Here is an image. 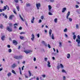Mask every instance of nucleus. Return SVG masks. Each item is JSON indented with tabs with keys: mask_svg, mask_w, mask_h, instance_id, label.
I'll use <instances>...</instances> for the list:
<instances>
[{
	"mask_svg": "<svg viewBox=\"0 0 80 80\" xmlns=\"http://www.w3.org/2000/svg\"><path fill=\"white\" fill-rule=\"evenodd\" d=\"M52 30H51V29H50L49 33V36L50 37H52V39L53 40H54V35L53 33L52 34ZM51 35H52L51 36Z\"/></svg>",
	"mask_w": 80,
	"mask_h": 80,
	"instance_id": "obj_1",
	"label": "nucleus"
},
{
	"mask_svg": "<svg viewBox=\"0 0 80 80\" xmlns=\"http://www.w3.org/2000/svg\"><path fill=\"white\" fill-rule=\"evenodd\" d=\"M78 39H77L76 40V42H78V44H80V35H78Z\"/></svg>",
	"mask_w": 80,
	"mask_h": 80,
	"instance_id": "obj_2",
	"label": "nucleus"
},
{
	"mask_svg": "<svg viewBox=\"0 0 80 80\" xmlns=\"http://www.w3.org/2000/svg\"><path fill=\"white\" fill-rule=\"evenodd\" d=\"M14 58L15 59H22V56H15L14 57Z\"/></svg>",
	"mask_w": 80,
	"mask_h": 80,
	"instance_id": "obj_3",
	"label": "nucleus"
},
{
	"mask_svg": "<svg viewBox=\"0 0 80 80\" xmlns=\"http://www.w3.org/2000/svg\"><path fill=\"white\" fill-rule=\"evenodd\" d=\"M36 7L37 8L38 10H39V8L40 7V3H37L36 4Z\"/></svg>",
	"mask_w": 80,
	"mask_h": 80,
	"instance_id": "obj_4",
	"label": "nucleus"
},
{
	"mask_svg": "<svg viewBox=\"0 0 80 80\" xmlns=\"http://www.w3.org/2000/svg\"><path fill=\"white\" fill-rule=\"evenodd\" d=\"M7 30L9 32H12V28H10L9 27H7Z\"/></svg>",
	"mask_w": 80,
	"mask_h": 80,
	"instance_id": "obj_5",
	"label": "nucleus"
},
{
	"mask_svg": "<svg viewBox=\"0 0 80 80\" xmlns=\"http://www.w3.org/2000/svg\"><path fill=\"white\" fill-rule=\"evenodd\" d=\"M47 67H49V68H50L51 67V65H50V62L49 61H48V63H47Z\"/></svg>",
	"mask_w": 80,
	"mask_h": 80,
	"instance_id": "obj_6",
	"label": "nucleus"
},
{
	"mask_svg": "<svg viewBox=\"0 0 80 80\" xmlns=\"http://www.w3.org/2000/svg\"><path fill=\"white\" fill-rule=\"evenodd\" d=\"M13 43L15 45H17L18 44V42H17L15 40H13Z\"/></svg>",
	"mask_w": 80,
	"mask_h": 80,
	"instance_id": "obj_7",
	"label": "nucleus"
},
{
	"mask_svg": "<svg viewBox=\"0 0 80 80\" xmlns=\"http://www.w3.org/2000/svg\"><path fill=\"white\" fill-rule=\"evenodd\" d=\"M17 66V64L14 63L12 65V68H15V67H16Z\"/></svg>",
	"mask_w": 80,
	"mask_h": 80,
	"instance_id": "obj_8",
	"label": "nucleus"
},
{
	"mask_svg": "<svg viewBox=\"0 0 80 80\" xmlns=\"http://www.w3.org/2000/svg\"><path fill=\"white\" fill-rule=\"evenodd\" d=\"M32 38H31V39L32 41H33L34 40V39L35 38V36H34V35L32 34Z\"/></svg>",
	"mask_w": 80,
	"mask_h": 80,
	"instance_id": "obj_9",
	"label": "nucleus"
},
{
	"mask_svg": "<svg viewBox=\"0 0 80 80\" xmlns=\"http://www.w3.org/2000/svg\"><path fill=\"white\" fill-rule=\"evenodd\" d=\"M70 11H69L67 14V16L66 17L67 19H68V17L69 16V15H70Z\"/></svg>",
	"mask_w": 80,
	"mask_h": 80,
	"instance_id": "obj_10",
	"label": "nucleus"
},
{
	"mask_svg": "<svg viewBox=\"0 0 80 80\" xmlns=\"http://www.w3.org/2000/svg\"><path fill=\"white\" fill-rule=\"evenodd\" d=\"M34 20H35V18L33 17H32V19L31 20V22L32 23H33L34 22Z\"/></svg>",
	"mask_w": 80,
	"mask_h": 80,
	"instance_id": "obj_11",
	"label": "nucleus"
},
{
	"mask_svg": "<svg viewBox=\"0 0 80 80\" xmlns=\"http://www.w3.org/2000/svg\"><path fill=\"white\" fill-rule=\"evenodd\" d=\"M48 11L50 12V10L52 9V6L50 5H49L48 6Z\"/></svg>",
	"mask_w": 80,
	"mask_h": 80,
	"instance_id": "obj_12",
	"label": "nucleus"
},
{
	"mask_svg": "<svg viewBox=\"0 0 80 80\" xmlns=\"http://www.w3.org/2000/svg\"><path fill=\"white\" fill-rule=\"evenodd\" d=\"M13 17H14V15H11L10 16V17H9V18L10 19V20H12V18H13Z\"/></svg>",
	"mask_w": 80,
	"mask_h": 80,
	"instance_id": "obj_13",
	"label": "nucleus"
},
{
	"mask_svg": "<svg viewBox=\"0 0 80 80\" xmlns=\"http://www.w3.org/2000/svg\"><path fill=\"white\" fill-rule=\"evenodd\" d=\"M67 8H64L62 9V13H63L65 12V10H66Z\"/></svg>",
	"mask_w": 80,
	"mask_h": 80,
	"instance_id": "obj_14",
	"label": "nucleus"
},
{
	"mask_svg": "<svg viewBox=\"0 0 80 80\" xmlns=\"http://www.w3.org/2000/svg\"><path fill=\"white\" fill-rule=\"evenodd\" d=\"M67 58H70V54H68L67 55Z\"/></svg>",
	"mask_w": 80,
	"mask_h": 80,
	"instance_id": "obj_15",
	"label": "nucleus"
},
{
	"mask_svg": "<svg viewBox=\"0 0 80 80\" xmlns=\"http://www.w3.org/2000/svg\"><path fill=\"white\" fill-rule=\"evenodd\" d=\"M30 6H31V4H30L29 3H27L26 4V6L27 7H30Z\"/></svg>",
	"mask_w": 80,
	"mask_h": 80,
	"instance_id": "obj_16",
	"label": "nucleus"
},
{
	"mask_svg": "<svg viewBox=\"0 0 80 80\" xmlns=\"http://www.w3.org/2000/svg\"><path fill=\"white\" fill-rule=\"evenodd\" d=\"M14 26L15 28H17V26H18V24L17 23H15L14 24Z\"/></svg>",
	"mask_w": 80,
	"mask_h": 80,
	"instance_id": "obj_17",
	"label": "nucleus"
},
{
	"mask_svg": "<svg viewBox=\"0 0 80 80\" xmlns=\"http://www.w3.org/2000/svg\"><path fill=\"white\" fill-rule=\"evenodd\" d=\"M24 52H25V53H26L28 54V53H30V51H25Z\"/></svg>",
	"mask_w": 80,
	"mask_h": 80,
	"instance_id": "obj_18",
	"label": "nucleus"
},
{
	"mask_svg": "<svg viewBox=\"0 0 80 80\" xmlns=\"http://www.w3.org/2000/svg\"><path fill=\"white\" fill-rule=\"evenodd\" d=\"M19 15L21 19L22 20V21H24V20L23 19V18L22 17V16H21V15H20V14H19Z\"/></svg>",
	"mask_w": 80,
	"mask_h": 80,
	"instance_id": "obj_19",
	"label": "nucleus"
},
{
	"mask_svg": "<svg viewBox=\"0 0 80 80\" xmlns=\"http://www.w3.org/2000/svg\"><path fill=\"white\" fill-rule=\"evenodd\" d=\"M1 40L3 41L5 40V36H2L1 38Z\"/></svg>",
	"mask_w": 80,
	"mask_h": 80,
	"instance_id": "obj_20",
	"label": "nucleus"
},
{
	"mask_svg": "<svg viewBox=\"0 0 80 80\" xmlns=\"http://www.w3.org/2000/svg\"><path fill=\"white\" fill-rule=\"evenodd\" d=\"M60 67L61 68H63V65L62 64H60Z\"/></svg>",
	"mask_w": 80,
	"mask_h": 80,
	"instance_id": "obj_21",
	"label": "nucleus"
},
{
	"mask_svg": "<svg viewBox=\"0 0 80 80\" xmlns=\"http://www.w3.org/2000/svg\"><path fill=\"white\" fill-rule=\"evenodd\" d=\"M59 46L60 47H62V42H60L59 43Z\"/></svg>",
	"mask_w": 80,
	"mask_h": 80,
	"instance_id": "obj_22",
	"label": "nucleus"
},
{
	"mask_svg": "<svg viewBox=\"0 0 80 80\" xmlns=\"http://www.w3.org/2000/svg\"><path fill=\"white\" fill-rule=\"evenodd\" d=\"M76 38H77V36H76V35H74L73 36V39H74V40H75Z\"/></svg>",
	"mask_w": 80,
	"mask_h": 80,
	"instance_id": "obj_23",
	"label": "nucleus"
},
{
	"mask_svg": "<svg viewBox=\"0 0 80 80\" xmlns=\"http://www.w3.org/2000/svg\"><path fill=\"white\" fill-rule=\"evenodd\" d=\"M28 73H29V75L30 77H31V76H32V73L30 72V71H28Z\"/></svg>",
	"mask_w": 80,
	"mask_h": 80,
	"instance_id": "obj_24",
	"label": "nucleus"
},
{
	"mask_svg": "<svg viewBox=\"0 0 80 80\" xmlns=\"http://www.w3.org/2000/svg\"><path fill=\"white\" fill-rule=\"evenodd\" d=\"M3 25L2 24H1L0 25V28L2 29L3 28Z\"/></svg>",
	"mask_w": 80,
	"mask_h": 80,
	"instance_id": "obj_25",
	"label": "nucleus"
},
{
	"mask_svg": "<svg viewBox=\"0 0 80 80\" xmlns=\"http://www.w3.org/2000/svg\"><path fill=\"white\" fill-rule=\"evenodd\" d=\"M57 68L58 70H59V69L60 68V66H59V65H58L57 66Z\"/></svg>",
	"mask_w": 80,
	"mask_h": 80,
	"instance_id": "obj_26",
	"label": "nucleus"
},
{
	"mask_svg": "<svg viewBox=\"0 0 80 80\" xmlns=\"http://www.w3.org/2000/svg\"><path fill=\"white\" fill-rule=\"evenodd\" d=\"M7 75H8V77H10V76L11 75V73L10 72H9L7 74Z\"/></svg>",
	"mask_w": 80,
	"mask_h": 80,
	"instance_id": "obj_27",
	"label": "nucleus"
},
{
	"mask_svg": "<svg viewBox=\"0 0 80 80\" xmlns=\"http://www.w3.org/2000/svg\"><path fill=\"white\" fill-rule=\"evenodd\" d=\"M62 73H66V71H65V70L64 69H63L62 70Z\"/></svg>",
	"mask_w": 80,
	"mask_h": 80,
	"instance_id": "obj_28",
	"label": "nucleus"
},
{
	"mask_svg": "<svg viewBox=\"0 0 80 80\" xmlns=\"http://www.w3.org/2000/svg\"><path fill=\"white\" fill-rule=\"evenodd\" d=\"M76 28L78 29L79 28V26H78V25L76 24Z\"/></svg>",
	"mask_w": 80,
	"mask_h": 80,
	"instance_id": "obj_29",
	"label": "nucleus"
},
{
	"mask_svg": "<svg viewBox=\"0 0 80 80\" xmlns=\"http://www.w3.org/2000/svg\"><path fill=\"white\" fill-rule=\"evenodd\" d=\"M48 15H53V13H52L50 12H49L48 13Z\"/></svg>",
	"mask_w": 80,
	"mask_h": 80,
	"instance_id": "obj_30",
	"label": "nucleus"
},
{
	"mask_svg": "<svg viewBox=\"0 0 80 80\" xmlns=\"http://www.w3.org/2000/svg\"><path fill=\"white\" fill-rule=\"evenodd\" d=\"M15 2V3H18V0H14Z\"/></svg>",
	"mask_w": 80,
	"mask_h": 80,
	"instance_id": "obj_31",
	"label": "nucleus"
},
{
	"mask_svg": "<svg viewBox=\"0 0 80 80\" xmlns=\"http://www.w3.org/2000/svg\"><path fill=\"white\" fill-rule=\"evenodd\" d=\"M18 11H19L20 8H19V6H18L16 7Z\"/></svg>",
	"mask_w": 80,
	"mask_h": 80,
	"instance_id": "obj_32",
	"label": "nucleus"
},
{
	"mask_svg": "<svg viewBox=\"0 0 80 80\" xmlns=\"http://www.w3.org/2000/svg\"><path fill=\"white\" fill-rule=\"evenodd\" d=\"M54 22H55V23H57V19L55 18L54 19Z\"/></svg>",
	"mask_w": 80,
	"mask_h": 80,
	"instance_id": "obj_33",
	"label": "nucleus"
},
{
	"mask_svg": "<svg viewBox=\"0 0 80 80\" xmlns=\"http://www.w3.org/2000/svg\"><path fill=\"white\" fill-rule=\"evenodd\" d=\"M69 20L70 22H72V19L71 18H69Z\"/></svg>",
	"mask_w": 80,
	"mask_h": 80,
	"instance_id": "obj_34",
	"label": "nucleus"
},
{
	"mask_svg": "<svg viewBox=\"0 0 80 80\" xmlns=\"http://www.w3.org/2000/svg\"><path fill=\"white\" fill-rule=\"evenodd\" d=\"M8 52L9 53H11V52H12V49H9Z\"/></svg>",
	"mask_w": 80,
	"mask_h": 80,
	"instance_id": "obj_35",
	"label": "nucleus"
},
{
	"mask_svg": "<svg viewBox=\"0 0 80 80\" xmlns=\"http://www.w3.org/2000/svg\"><path fill=\"white\" fill-rule=\"evenodd\" d=\"M48 47L49 48H51V46H50V45L49 44H48Z\"/></svg>",
	"mask_w": 80,
	"mask_h": 80,
	"instance_id": "obj_36",
	"label": "nucleus"
},
{
	"mask_svg": "<svg viewBox=\"0 0 80 80\" xmlns=\"http://www.w3.org/2000/svg\"><path fill=\"white\" fill-rule=\"evenodd\" d=\"M67 31V28H66L64 30V32H66Z\"/></svg>",
	"mask_w": 80,
	"mask_h": 80,
	"instance_id": "obj_37",
	"label": "nucleus"
},
{
	"mask_svg": "<svg viewBox=\"0 0 80 80\" xmlns=\"http://www.w3.org/2000/svg\"><path fill=\"white\" fill-rule=\"evenodd\" d=\"M12 72L13 73H14V74H15V72L13 70H12Z\"/></svg>",
	"mask_w": 80,
	"mask_h": 80,
	"instance_id": "obj_38",
	"label": "nucleus"
},
{
	"mask_svg": "<svg viewBox=\"0 0 80 80\" xmlns=\"http://www.w3.org/2000/svg\"><path fill=\"white\" fill-rule=\"evenodd\" d=\"M55 0H50V2H54Z\"/></svg>",
	"mask_w": 80,
	"mask_h": 80,
	"instance_id": "obj_39",
	"label": "nucleus"
},
{
	"mask_svg": "<svg viewBox=\"0 0 80 80\" xmlns=\"http://www.w3.org/2000/svg\"><path fill=\"white\" fill-rule=\"evenodd\" d=\"M63 80H66V77L65 76L63 77Z\"/></svg>",
	"mask_w": 80,
	"mask_h": 80,
	"instance_id": "obj_40",
	"label": "nucleus"
},
{
	"mask_svg": "<svg viewBox=\"0 0 80 80\" xmlns=\"http://www.w3.org/2000/svg\"><path fill=\"white\" fill-rule=\"evenodd\" d=\"M41 18L42 20H43V18H44V17H43V16H41Z\"/></svg>",
	"mask_w": 80,
	"mask_h": 80,
	"instance_id": "obj_41",
	"label": "nucleus"
},
{
	"mask_svg": "<svg viewBox=\"0 0 80 80\" xmlns=\"http://www.w3.org/2000/svg\"><path fill=\"white\" fill-rule=\"evenodd\" d=\"M23 36H20V39H23Z\"/></svg>",
	"mask_w": 80,
	"mask_h": 80,
	"instance_id": "obj_42",
	"label": "nucleus"
},
{
	"mask_svg": "<svg viewBox=\"0 0 80 80\" xmlns=\"http://www.w3.org/2000/svg\"><path fill=\"white\" fill-rule=\"evenodd\" d=\"M42 77H43V78H45V77H46V76L45 75H42Z\"/></svg>",
	"mask_w": 80,
	"mask_h": 80,
	"instance_id": "obj_43",
	"label": "nucleus"
},
{
	"mask_svg": "<svg viewBox=\"0 0 80 80\" xmlns=\"http://www.w3.org/2000/svg\"><path fill=\"white\" fill-rule=\"evenodd\" d=\"M44 60H45V61H46V62H47V58H45Z\"/></svg>",
	"mask_w": 80,
	"mask_h": 80,
	"instance_id": "obj_44",
	"label": "nucleus"
},
{
	"mask_svg": "<svg viewBox=\"0 0 80 80\" xmlns=\"http://www.w3.org/2000/svg\"><path fill=\"white\" fill-rule=\"evenodd\" d=\"M44 45H45V47H47V43L45 42L44 43Z\"/></svg>",
	"mask_w": 80,
	"mask_h": 80,
	"instance_id": "obj_45",
	"label": "nucleus"
},
{
	"mask_svg": "<svg viewBox=\"0 0 80 80\" xmlns=\"http://www.w3.org/2000/svg\"><path fill=\"white\" fill-rule=\"evenodd\" d=\"M4 9L6 10H7V7H6V6H4Z\"/></svg>",
	"mask_w": 80,
	"mask_h": 80,
	"instance_id": "obj_46",
	"label": "nucleus"
},
{
	"mask_svg": "<svg viewBox=\"0 0 80 80\" xmlns=\"http://www.w3.org/2000/svg\"><path fill=\"white\" fill-rule=\"evenodd\" d=\"M1 15H3V16H5V14L4 13V12L2 13H1Z\"/></svg>",
	"mask_w": 80,
	"mask_h": 80,
	"instance_id": "obj_47",
	"label": "nucleus"
},
{
	"mask_svg": "<svg viewBox=\"0 0 80 80\" xmlns=\"http://www.w3.org/2000/svg\"><path fill=\"white\" fill-rule=\"evenodd\" d=\"M41 22H42V20L40 19V20H39L38 23H41Z\"/></svg>",
	"mask_w": 80,
	"mask_h": 80,
	"instance_id": "obj_48",
	"label": "nucleus"
},
{
	"mask_svg": "<svg viewBox=\"0 0 80 80\" xmlns=\"http://www.w3.org/2000/svg\"><path fill=\"white\" fill-rule=\"evenodd\" d=\"M50 12H51V13H53V10H50V11H49Z\"/></svg>",
	"mask_w": 80,
	"mask_h": 80,
	"instance_id": "obj_49",
	"label": "nucleus"
},
{
	"mask_svg": "<svg viewBox=\"0 0 80 80\" xmlns=\"http://www.w3.org/2000/svg\"><path fill=\"white\" fill-rule=\"evenodd\" d=\"M37 36L38 38H39L40 37V34H38L37 35Z\"/></svg>",
	"mask_w": 80,
	"mask_h": 80,
	"instance_id": "obj_50",
	"label": "nucleus"
},
{
	"mask_svg": "<svg viewBox=\"0 0 80 80\" xmlns=\"http://www.w3.org/2000/svg\"><path fill=\"white\" fill-rule=\"evenodd\" d=\"M79 6H78V5H76V8H79Z\"/></svg>",
	"mask_w": 80,
	"mask_h": 80,
	"instance_id": "obj_51",
	"label": "nucleus"
},
{
	"mask_svg": "<svg viewBox=\"0 0 80 80\" xmlns=\"http://www.w3.org/2000/svg\"><path fill=\"white\" fill-rule=\"evenodd\" d=\"M7 47L8 48H10V45H7Z\"/></svg>",
	"mask_w": 80,
	"mask_h": 80,
	"instance_id": "obj_52",
	"label": "nucleus"
},
{
	"mask_svg": "<svg viewBox=\"0 0 80 80\" xmlns=\"http://www.w3.org/2000/svg\"><path fill=\"white\" fill-rule=\"evenodd\" d=\"M33 60L34 62H35V61H36V58H34L33 59Z\"/></svg>",
	"mask_w": 80,
	"mask_h": 80,
	"instance_id": "obj_53",
	"label": "nucleus"
},
{
	"mask_svg": "<svg viewBox=\"0 0 80 80\" xmlns=\"http://www.w3.org/2000/svg\"><path fill=\"white\" fill-rule=\"evenodd\" d=\"M52 60H55V57H52Z\"/></svg>",
	"mask_w": 80,
	"mask_h": 80,
	"instance_id": "obj_54",
	"label": "nucleus"
},
{
	"mask_svg": "<svg viewBox=\"0 0 80 80\" xmlns=\"http://www.w3.org/2000/svg\"><path fill=\"white\" fill-rule=\"evenodd\" d=\"M25 33L24 32H22L20 33V34H24Z\"/></svg>",
	"mask_w": 80,
	"mask_h": 80,
	"instance_id": "obj_55",
	"label": "nucleus"
},
{
	"mask_svg": "<svg viewBox=\"0 0 80 80\" xmlns=\"http://www.w3.org/2000/svg\"><path fill=\"white\" fill-rule=\"evenodd\" d=\"M42 43H43V44H44L45 42L44 41H42Z\"/></svg>",
	"mask_w": 80,
	"mask_h": 80,
	"instance_id": "obj_56",
	"label": "nucleus"
},
{
	"mask_svg": "<svg viewBox=\"0 0 80 80\" xmlns=\"http://www.w3.org/2000/svg\"><path fill=\"white\" fill-rule=\"evenodd\" d=\"M13 12L15 14H17V12H15V11H13Z\"/></svg>",
	"mask_w": 80,
	"mask_h": 80,
	"instance_id": "obj_57",
	"label": "nucleus"
},
{
	"mask_svg": "<svg viewBox=\"0 0 80 80\" xmlns=\"http://www.w3.org/2000/svg\"><path fill=\"white\" fill-rule=\"evenodd\" d=\"M72 35H75V32H73L72 33Z\"/></svg>",
	"mask_w": 80,
	"mask_h": 80,
	"instance_id": "obj_58",
	"label": "nucleus"
},
{
	"mask_svg": "<svg viewBox=\"0 0 80 80\" xmlns=\"http://www.w3.org/2000/svg\"><path fill=\"white\" fill-rule=\"evenodd\" d=\"M45 1L48 2H50V0H45Z\"/></svg>",
	"mask_w": 80,
	"mask_h": 80,
	"instance_id": "obj_59",
	"label": "nucleus"
},
{
	"mask_svg": "<svg viewBox=\"0 0 80 80\" xmlns=\"http://www.w3.org/2000/svg\"><path fill=\"white\" fill-rule=\"evenodd\" d=\"M24 66H23L22 67V70H23V68L24 67Z\"/></svg>",
	"mask_w": 80,
	"mask_h": 80,
	"instance_id": "obj_60",
	"label": "nucleus"
},
{
	"mask_svg": "<svg viewBox=\"0 0 80 80\" xmlns=\"http://www.w3.org/2000/svg\"><path fill=\"white\" fill-rule=\"evenodd\" d=\"M5 18H7V15H5Z\"/></svg>",
	"mask_w": 80,
	"mask_h": 80,
	"instance_id": "obj_61",
	"label": "nucleus"
},
{
	"mask_svg": "<svg viewBox=\"0 0 80 80\" xmlns=\"http://www.w3.org/2000/svg\"><path fill=\"white\" fill-rule=\"evenodd\" d=\"M22 28V27H20L19 28V30H21Z\"/></svg>",
	"mask_w": 80,
	"mask_h": 80,
	"instance_id": "obj_62",
	"label": "nucleus"
},
{
	"mask_svg": "<svg viewBox=\"0 0 80 80\" xmlns=\"http://www.w3.org/2000/svg\"><path fill=\"white\" fill-rule=\"evenodd\" d=\"M0 2H1V3H3V2L2 1V0H1V1H0Z\"/></svg>",
	"mask_w": 80,
	"mask_h": 80,
	"instance_id": "obj_63",
	"label": "nucleus"
},
{
	"mask_svg": "<svg viewBox=\"0 0 80 80\" xmlns=\"http://www.w3.org/2000/svg\"><path fill=\"white\" fill-rule=\"evenodd\" d=\"M9 26H12V23H10L9 24Z\"/></svg>",
	"mask_w": 80,
	"mask_h": 80,
	"instance_id": "obj_64",
	"label": "nucleus"
}]
</instances>
